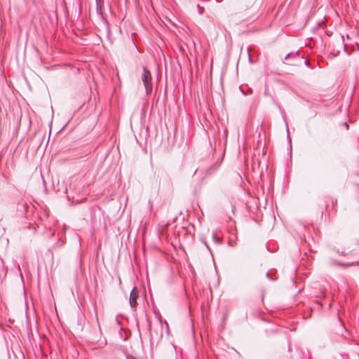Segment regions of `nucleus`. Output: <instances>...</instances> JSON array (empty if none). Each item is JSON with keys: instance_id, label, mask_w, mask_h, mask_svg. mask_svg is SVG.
<instances>
[{"instance_id": "5", "label": "nucleus", "mask_w": 359, "mask_h": 359, "mask_svg": "<svg viewBox=\"0 0 359 359\" xmlns=\"http://www.w3.org/2000/svg\"><path fill=\"white\" fill-rule=\"evenodd\" d=\"M297 55H298V52H297L296 54H294V55L292 53H288L285 55L284 60H287L290 57H292V56L296 57Z\"/></svg>"}, {"instance_id": "7", "label": "nucleus", "mask_w": 359, "mask_h": 359, "mask_svg": "<svg viewBox=\"0 0 359 359\" xmlns=\"http://www.w3.org/2000/svg\"><path fill=\"white\" fill-rule=\"evenodd\" d=\"M197 8H198V13L201 15H202L204 13V8L202 6H201L200 5H198Z\"/></svg>"}, {"instance_id": "10", "label": "nucleus", "mask_w": 359, "mask_h": 359, "mask_svg": "<svg viewBox=\"0 0 359 359\" xmlns=\"http://www.w3.org/2000/svg\"><path fill=\"white\" fill-rule=\"evenodd\" d=\"M287 137L289 138V142H290V144H291V139L290 138L289 135H287Z\"/></svg>"}, {"instance_id": "3", "label": "nucleus", "mask_w": 359, "mask_h": 359, "mask_svg": "<svg viewBox=\"0 0 359 359\" xmlns=\"http://www.w3.org/2000/svg\"><path fill=\"white\" fill-rule=\"evenodd\" d=\"M334 264L337 265V266H344V267H348V266H353L354 264V263L344 264V263H341L339 262H334Z\"/></svg>"}, {"instance_id": "14", "label": "nucleus", "mask_w": 359, "mask_h": 359, "mask_svg": "<svg viewBox=\"0 0 359 359\" xmlns=\"http://www.w3.org/2000/svg\"><path fill=\"white\" fill-rule=\"evenodd\" d=\"M358 243H359V242H358Z\"/></svg>"}, {"instance_id": "9", "label": "nucleus", "mask_w": 359, "mask_h": 359, "mask_svg": "<svg viewBox=\"0 0 359 359\" xmlns=\"http://www.w3.org/2000/svg\"><path fill=\"white\" fill-rule=\"evenodd\" d=\"M339 254H340L341 255H342V256H345V255H346V254H345L344 252H340Z\"/></svg>"}, {"instance_id": "6", "label": "nucleus", "mask_w": 359, "mask_h": 359, "mask_svg": "<svg viewBox=\"0 0 359 359\" xmlns=\"http://www.w3.org/2000/svg\"><path fill=\"white\" fill-rule=\"evenodd\" d=\"M266 277L272 280H276L277 279V277L276 276V275H273V276H271L269 272H267L266 274Z\"/></svg>"}, {"instance_id": "13", "label": "nucleus", "mask_w": 359, "mask_h": 359, "mask_svg": "<svg viewBox=\"0 0 359 359\" xmlns=\"http://www.w3.org/2000/svg\"><path fill=\"white\" fill-rule=\"evenodd\" d=\"M358 140H359V137H358Z\"/></svg>"}, {"instance_id": "1", "label": "nucleus", "mask_w": 359, "mask_h": 359, "mask_svg": "<svg viewBox=\"0 0 359 359\" xmlns=\"http://www.w3.org/2000/svg\"><path fill=\"white\" fill-rule=\"evenodd\" d=\"M141 79L143 82V84L145 88V91L147 95H149L152 92L153 86H152V78L151 74L146 67H143V72L141 75Z\"/></svg>"}, {"instance_id": "2", "label": "nucleus", "mask_w": 359, "mask_h": 359, "mask_svg": "<svg viewBox=\"0 0 359 359\" xmlns=\"http://www.w3.org/2000/svg\"><path fill=\"white\" fill-rule=\"evenodd\" d=\"M138 298V291L136 287H134L130 291L129 303L131 308L135 309L137 305V299Z\"/></svg>"}, {"instance_id": "11", "label": "nucleus", "mask_w": 359, "mask_h": 359, "mask_svg": "<svg viewBox=\"0 0 359 359\" xmlns=\"http://www.w3.org/2000/svg\"><path fill=\"white\" fill-rule=\"evenodd\" d=\"M128 359H137V358H133V357H129V358H128Z\"/></svg>"}, {"instance_id": "8", "label": "nucleus", "mask_w": 359, "mask_h": 359, "mask_svg": "<svg viewBox=\"0 0 359 359\" xmlns=\"http://www.w3.org/2000/svg\"><path fill=\"white\" fill-rule=\"evenodd\" d=\"M341 41H342V46L344 48V51L346 50V45L344 43V36H341Z\"/></svg>"}, {"instance_id": "4", "label": "nucleus", "mask_w": 359, "mask_h": 359, "mask_svg": "<svg viewBox=\"0 0 359 359\" xmlns=\"http://www.w3.org/2000/svg\"><path fill=\"white\" fill-rule=\"evenodd\" d=\"M96 6H97V12H102V0H96Z\"/></svg>"}, {"instance_id": "12", "label": "nucleus", "mask_w": 359, "mask_h": 359, "mask_svg": "<svg viewBox=\"0 0 359 359\" xmlns=\"http://www.w3.org/2000/svg\"><path fill=\"white\" fill-rule=\"evenodd\" d=\"M356 264H357L358 265H359V262H356Z\"/></svg>"}]
</instances>
